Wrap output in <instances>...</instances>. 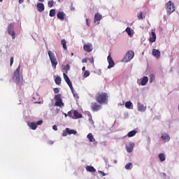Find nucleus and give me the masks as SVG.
<instances>
[{
	"label": "nucleus",
	"mask_w": 179,
	"mask_h": 179,
	"mask_svg": "<svg viewBox=\"0 0 179 179\" xmlns=\"http://www.w3.org/2000/svg\"><path fill=\"white\" fill-rule=\"evenodd\" d=\"M148 80H149V78L148 77H146V76L143 77L141 80V85L142 86H145V85H146V83H148Z\"/></svg>",
	"instance_id": "obj_24"
},
{
	"label": "nucleus",
	"mask_w": 179,
	"mask_h": 179,
	"mask_svg": "<svg viewBox=\"0 0 179 179\" xmlns=\"http://www.w3.org/2000/svg\"><path fill=\"white\" fill-rule=\"evenodd\" d=\"M99 173L101 174V176H102L103 177H104L106 176V173L101 171H99Z\"/></svg>",
	"instance_id": "obj_48"
},
{
	"label": "nucleus",
	"mask_w": 179,
	"mask_h": 179,
	"mask_svg": "<svg viewBox=\"0 0 179 179\" xmlns=\"http://www.w3.org/2000/svg\"><path fill=\"white\" fill-rule=\"evenodd\" d=\"M131 166H132V163L129 162L125 166L126 170H131Z\"/></svg>",
	"instance_id": "obj_37"
},
{
	"label": "nucleus",
	"mask_w": 179,
	"mask_h": 179,
	"mask_svg": "<svg viewBox=\"0 0 179 179\" xmlns=\"http://www.w3.org/2000/svg\"><path fill=\"white\" fill-rule=\"evenodd\" d=\"M24 0H19V3H23Z\"/></svg>",
	"instance_id": "obj_51"
},
{
	"label": "nucleus",
	"mask_w": 179,
	"mask_h": 179,
	"mask_svg": "<svg viewBox=\"0 0 179 179\" xmlns=\"http://www.w3.org/2000/svg\"><path fill=\"white\" fill-rule=\"evenodd\" d=\"M67 115L70 117V118H73V116L72 115V111H69Z\"/></svg>",
	"instance_id": "obj_39"
},
{
	"label": "nucleus",
	"mask_w": 179,
	"mask_h": 179,
	"mask_svg": "<svg viewBox=\"0 0 179 179\" xmlns=\"http://www.w3.org/2000/svg\"><path fill=\"white\" fill-rule=\"evenodd\" d=\"M89 61L90 64H94V59L93 57L90 58Z\"/></svg>",
	"instance_id": "obj_40"
},
{
	"label": "nucleus",
	"mask_w": 179,
	"mask_h": 179,
	"mask_svg": "<svg viewBox=\"0 0 179 179\" xmlns=\"http://www.w3.org/2000/svg\"><path fill=\"white\" fill-rule=\"evenodd\" d=\"M70 68L71 67L69 66V64H66V66H64L63 69L64 71H66V73H68V71H69Z\"/></svg>",
	"instance_id": "obj_36"
},
{
	"label": "nucleus",
	"mask_w": 179,
	"mask_h": 179,
	"mask_svg": "<svg viewBox=\"0 0 179 179\" xmlns=\"http://www.w3.org/2000/svg\"><path fill=\"white\" fill-rule=\"evenodd\" d=\"M63 76H64V79L65 82L69 86L71 92H73V86L72 85V83L71 82L69 77H68V75H66V73H64Z\"/></svg>",
	"instance_id": "obj_9"
},
{
	"label": "nucleus",
	"mask_w": 179,
	"mask_h": 179,
	"mask_svg": "<svg viewBox=\"0 0 179 179\" xmlns=\"http://www.w3.org/2000/svg\"><path fill=\"white\" fill-rule=\"evenodd\" d=\"M39 2H44V0H38Z\"/></svg>",
	"instance_id": "obj_53"
},
{
	"label": "nucleus",
	"mask_w": 179,
	"mask_h": 179,
	"mask_svg": "<svg viewBox=\"0 0 179 179\" xmlns=\"http://www.w3.org/2000/svg\"><path fill=\"white\" fill-rule=\"evenodd\" d=\"M91 110H92L94 113L100 111V110H101V105H100L97 102H92L91 103Z\"/></svg>",
	"instance_id": "obj_8"
},
{
	"label": "nucleus",
	"mask_w": 179,
	"mask_h": 179,
	"mask_svg": "<svg viewBox=\"0 0 179 179\" xmlns=\"http://www.w3.org/2000/svg\"><path fill=\"white\" fill-rule=\"evenodd\" d=\"M55 82L56 85H61V82H62V80L61 79V77L57 76L55 78Z\"/></svg>",
	"instance_id": "obj_29"
},
{
	"label": "nucleus",
	"mask_w": 179,
	"mask_h": 179,
	"mask_svg": "<svg viewBox=\"0 0 179 179\" xmlns=\"http://www.w3.org/2000/svg\"><path fill=\"white\" fill-rule=\"evenodd\" d=\"M138 20H143V13L140 12L139 14L138 15Z\"/></svg>",
	"instance_id": "obj_32"
},
{
	"label": "nucleus",
	"mask_w": 179,
	"mask_h": 179,
	"mask_svg": "<svg viewBox=\"0 0 179 179\" xmlns=\"http://www.w3.org/2000/svg\"><path fill=\"white\" fill-rule=\"evenodd\" d=\"M73 115L75 118L77 120L78 118H82L83 115L78 110L73 111Z\"/></svg>",
	"instance_id": "obj_22"
},
{
	"label": "nucleus",
	"mask_w": 179,
	"mask_h": 179,
	"mask_svg": "<svg viewBox=\"0 0 179 179\" xmlns=\"http://www.w3.org/2000/svg\"><path fill=\"white\" fill-rule=\"evenodd\" d=\"M2 1H3V0H0V2H2Z\"/></svg>",
	"instance_id": "obj_57"
},
{
	"label": "nucleus",
	"mask_w": 179,
	"mask_h": 179,
	"mask_svg": "<svg viewBox=\"0 0 179 179\" xmlns=\"http://www.w3.org/2000/svg\"><path fill=\"white\" fill-rule=\"evenodd\" d=\"M103 19V15H100L99 13H96L94 18V22L96 23V22H100Z\"/></svg>",
	"instance_id": "obj_14"
},
{
	"label": "nucleus",
	"mask_w": 179,
	"mask_h": 179,
	"mask_svg": "<svg viewBox=\"0 0 179 179\" xmlns=\"http://www.w3.org/2000/svg\"><path fill=\"white\" fill-rule=\"evenodd\" d=\"M108 62L109 64L108 68L110 69V68H113L114 67V60H113V58L111 57V55H108Z\"/></svg>",
	"instance_id": "obj_13"
},
{
	"label": "nucleus",
	"mask_w": 179,
	"mask_h": 179,
	"mask_svg": "<svg viewBox=\"0 0 179 179\" xmlns=\"http://www.w3.org/2000/svg\"><path fill=\"white\" fill-rule=\"evenodd\" d=\"M68 136V132L66 131H64L62 134V136Z\"/></svg>",
	"instance_id": "obj_44"
},
{
	"label": "nucleus",
	"mask_w": 179,
	"mask_h": 179,
	"mask_svg": "<svg viewBox=\"0 0 179 179\" xmlns=\"http://www.w3.org/2000/svg\"><path fill=\"white\" fill-rule=\"evenodd\" d=\"M82 62L83 64H86L87 62V58H84L83 60H82Z\"/></svg>",
	"instance_id": "obj_45"
},
{
	"label": "nucleus",
	"mask_w": 179,
	"mask_h": 179,
	"mask_svg": "<svg viewBox=\"0 0 179 179\" xmlns=\"http://www.w3.org/2000/svg\"><path fill=\"white\" fill-rule=\"evenodd\" d=\"M149 41L150 43H155V41H156V33L155 31L151 32V37Z\"/></svg>",
	"instance_id": "obj_16"
},
{
	"label": "nucleus",
	"mask_w": 179,
	"mask_h": 179,
	"mask_svg": "<svg viewBox=\"0 0 179 179\" xmlns=\"http://www.w3.org/2000/svg\"><path fill=\"white\" fill-rule=\"evenodd\" d=\"M57 17L60 20H64V19H65V13H64V12H59L57 13Z\"/></svg>",
	"instance_id": "obj_20"
},
{
	"label": "nucleus",
	"mask_w": 179,
	"mask_h": 179,
	"mask_svg": "<svg viewBox=\"0 0 179 179\" xmlns=\"http://www.w3.org/2000/svg\"><path fill=\"white\" fill-rule=\"evenodd\" d=\"M159 158L160 162H164L166 160V155L164 153H159Z\"/></svg>",
	"instance_id": "obj_28"
},
{
	"label": "nucleus",
	"mask_w": 179,
	"mask_h": 179,
	"mask_svg": "<svg viewBox=\"0 0 179 179\" xmlns=\"http://www.w3.org/2000/svg\"><path fill=\"white\" fill-rule=\"evenodd\" d=\"M70 9L71 10H75V7H73V3H71Z\"/></svg>",
	"instance_id": "obj_42"
},
{
	"label": "nucleus",
	"mask_w": 179,
	"mask_h": 179,
	"mask_svg": "<svg viewBox=\"0 0 179 179\" xmlns=\"http://www.w3.org/2000/svg\"><path fill=\"white\" fill-rule=\"evenodd\" d=\"M134 57H135V52H134L132 50H129L126 53V57H124L122 61L123 62H129V61H131Z\"/></svg>",
	"instance_id": "obj_6"
},
{
	"label": "nucleus",
	"mask_w": 179,
	"mask_h": 179,
	"mask_svg": "<svg viewBox=\"0 0 179 179\" xmlns=\"http://www.w3.org/2000/svg\"><path fill=\"white\" fill-rule=\"evenodd\" d=\"M71 92L76 99H79V95L77 93H75V91L73 90V91Z\"/></svg>",
	"instance_id": "obj_38"
},
{
	"label": "nucleus",
	"mask_w": 179,
	"mask_h": 179,
	"mask_svg": "<svg viewBox=\"0 0 179 179\" xmlns=\"http://www.w3.org/2000/svg\"><path fill=\"white\" fill-rule=\"evenodd\" d=\"M161 138L164 142H169L170 141V136L167 134H163Z\"/></svg>",
	"instance_id": "obj_17"
},
{
	"label": "nucleus",
	"mask_w": 179,
	"mask_h": 179,
	"mask_svg": "<svg viewBox=\"0 0 179 179\" xmlns=\"http://www.w3.org/2000/svg\"><path fill=\"white\" fill-rule=\"evenodd\" d=\"M71 56L73 57V53H71Z\"/></svg>",
	"instance_id": "obj_56"
},
{
	"label": "nucleus",
	"mask_w": 179,
	"mask_h": 179,
	"mask_svg": "<svg viewBox=\"0 0 179 179\" xmlns=\"http://www.w3.org/2000/svg\"><path fill=\"white\" fill-rule=\"evenodd\" d=\"M88 76H90V72L86 70L84 73L83 78H88Z\"/></svg>",
	"instance_id": "obj_34"
},
{
	"label": "nucleus",
	"mask_w": 179,
	"mask_h": 179,
	"mask_svg": "<svg viewBox=\"0 0 179 179\" xmlns=\"http://www.w3.org/2000/svg\"><path fill=\"white\" fill-rule=\"evenodd\" d=\"M29 127H30L31 129H33L35 131V129H37V124L36 122H31L28 124Z\"/></svg>",
	"instance_id": "obj_25"
},
{
	"label": "nucleus",
	"mask_w": 179,
	"mask_h": 179,
	"mask_svg": "<svg viewBox=\"0 0 179 179\" xmlns=\"http://www.w3.org/2000/svg\"><path fill=\"white\" fill-rule=\"evenodd\" d=\"M132 106V102L129 101H127L125 103V107L126 108H131V106Z\"/></svg>",
	"instance_id": "obj_31"
},
{
	"label": "nucleus",
	"mask_w": 179,
	"mask_h": 179,
	"mask_svg": "<svg viewBox=\"0 0 179 179\" xmlns=\"http://www.w3.org/2000/svg\"><path fill=\"white\" fill-rule=\"evenodd\" d=\"M83 50L85 52H92V51H93V45L92 43L85 44Z\"/></svg>",
	"instance_id": "obj_10"
},
{
	"label": "nucleus",
	"mask_w": 179,
	"mask_h": 179,
	"mask_svg": "<svg viewBox=\"0 0 179 179\" xmlns=\"http://www.w3.org/2000/svg\"><path fill=\"white\" fill-rule=\"evenodd\" d=\"M65 117H68V115L66 113H64Z\"/></svg>",
	"instance_id": "obj_54"
},
{
	"label": "nucleus",
	"mask_w": 179,
	"mask_h": 179,
	"mask_svg": "<svg viewBox=\"0 0 179 179\" xmlns=\"http://www.w3.org/2000/svg\"><path fill=\"white\" fill-rule=\"evenodd\" d=\"M28 2H30V0H28Z\"/></svg>",
	"instance_id": "obj_58"
},
{
	"label": "nucleus",
	"mask_w": 179,
	"mask_h": 179,
	"mask_svg": "<svg viewBox=\"0 0 179 179\" xmlns=\"http://www.w3.org/2000/svg\"><path fill=\"white\" fill-rule=\"evenodd\" d=\"M15 27V25L13 23H10L8 27V32L10 36H12V38L15 40L16 38V34H15V31H13V29Z\"/></svg>",
	"instance_id": "obj_7"
},
{
	"label": "nucleus",
	"mask_w": 179,
	"mask_h": 179,
	"mask_svg": "<svg viewBox=\"0 0 179 179\" xmlns=\"http://www.w3.org/2000/svg\"><path fill=\"white\" fill-rule=\"evenodd\" d=\"M125 31H127L128 36H132V32L131 31V28H129V27L126 28Z\"/></svg>",
	"instance_id": "obj_33"
},
{
	"label": "nucleus",
	"mask_w": 179,
	"mask_h": 179,
	"mask_svg": "<svg viewBox=\"0 0 179 179\" xmlns=\"http://www.w3.org/2000/svg\"><path fill=\"white\" fill-rule=\"evenodd\" d=\"M137 131H136V130H133V131H129V133H128V134H127V136L129 137V138H132V136H135V135H136V134H137Z\"/></svg>",
	"instance_id": "obj_26"
},
{
	"label": "nucleus",
	"mask_w": 179,
	"mask_h": 179,
	"mask_svg": "<svg viewBox=\"0 0 179 179\" xmlns=\"http://www.w3.org/2000/svg\"><path fill=\"white\" fill-rule=\"evenodd\" d=\"M37 8H38V12H43L45 8H44V3H38L37 4Z\"/></svg>",
	"instance_id": "obj_18"
},
{
	"label": "nucleus",
	"mask_w": 179,
	"mask_h": 179,
	"mask_svg": "<svg viewBox=\"0 0 179 179\" xmlns=\"http://www.w3.org/2000/svg\"><path fill=\"white\" fill-rule=\"evenodd\" d=\"M61 44L62 45L64 51H68V48L66 47V41L65 39L62 40Z\"/></svg>",
	"instance_id": "obj_23"
},
{
	"label": "nucleus",
	"mask_w": 179,
	"mask_h": 179,
	"mask_svg": "<svg viewBox=\"0 0 179 179\" xmlns=\"http://www.w3.org/2000/svg\"><path fill=\"white\" fill-rule=\"evenodd\" d=\"M49 16H50V17H54V16H55V9L50 10Z\"/></svg>",
	"instance_id": "obj_30"
},
{
	"label": "nucleus",
	"mask_w": 179,
	"mask_h": 179,
	"mask_svg": "<svg viewBox=\"0 0 179 179\" xmlns=\"http://www.w3.org/2000/svg\"><path fill=\"white\" fill-rule=\"evenodd\" d=\"M87 138L89 139L90 142H96V139L94 138L92 133L88 134Z\"/></svg>",
	"instance_id": "obj_21"
},
{
	"label": "nucleus",
	"mask_w": 179,
	"mask_h": 179,
	"mask_svg": "<svg viewBox=\"0 0 179 179\" xmlns=\"http://www.w3.org/2000/svg\"><path fill=\"white\" fill-rule=\"evenodd\" d=\"M138 110L141 113L146 111V107H145L141 102L138 103Z\"/></svg>",
	"instance_id": "obj_15"
},
{
	"label": "nucleus",
	"mask_w": 179,
	"mask_h": 179,
	"mask_svg": "<svg viewBox=\"0 0 179 179\" xmlns=\"http://www.w3.org/2000/svg\"><path fill=\"white\" fill-rule=\"evenodd\" d=\"M114 163H117V159H115V160H114Z\"/></svg>",
	"instance_id": "obj_55"
},
{
	"label": "nucleus",
	"mask_w": 179,
	"mask_h": 179,
	"mask_svg": "<svg viewBox=\"0 0 179 179\" xmlns=\"http://www.w3.org/2000/svg\"><path fill=\"white\" fill-rule=\"evenodd\" d=\"M52 129H54V131H58V127H57V125H53Z\"/></svg>",
	"instance_id": "obj_47"
},
{
	"label": "nucleus",
	"mask_w": 179,
	"mask_h": 179,
	"mask_svg": "<svg viewBox=\"0 0 179 179\" xmlns=\"http://www.w3.org/2000/svg\"><path fill=\"white\" fill-rule=\"evenodd\" d=\"M48 6L49 8H52V6H54V1H49L48 2Z\"/></svg>",
	"instance_id": "obj_35"
},
{
	"label": "nucleus",
	"mask_w": 179,
	"mask_h": 179,
	"mask_svg": "<svg viewBox=\"0 0 179 179\" xmlns=\"http://www.w3.org/2000/svg\"><path fill=\"white\" fill-rule=\"evenodd\" d=\"M41 124H43V120H39L36 122V126L37 125H41Z\"/></svg>",
	"instance_id": "obj_46"
},
{
	"label": "nucleus",
	"mask_w": 179,
	"mask_h": 179,
	"mask_svg": "<svg viewBox=\"0 0 179 179\" xmlns=\"http://www.w3.org/2000/svg\"><path fill=\"white\" fill-rule=\"evenodd\" d=\"M85 69H86V67H85V66H83V67L82 68V71H85Z\"/></svg>",
	"instance_id": "obj_52"
},
{
	"label": "nucleus",
	"mask_w": 179,
	"mask_h": 179,
	"mask_svg": "<svg viewBox=\"0 0 179 179\" xmlns=\"http://www.w3.org/2000/svg\"><path fill=\"white\" fill-rule=\"evenodd\" d=\"M86 170H87V171H90V173H94V172H96V169H94V167L90 166H87L86 167Z\"/></svg>",
	"instance_id": "obj_27"
},
{
	"label": "nucleus",
	"mask_w": 179,
	"mask_h": 179,
	"mask_svg": "<svg viewBox=\"0 0 179 179\" xmlns=\"http://www.w3.org/2000/svg\"><path fill=\"white\" fill-rule=\"evenodd\" d=\"M95 99L99 104H107L108 94L106 92H99L96 94Z\"/></svg>",
	"instance_id": "obj_1"
},
{
	"label": "nucleus",
	"mask_w": 179,
	"mask_h": 179,
	"mask_svg": "<svg viewBox=\"0 0 179 179\" xmlns=\"http://www.w3.org/2000/svg\"><path fill=\"white\" fill-rule=\"evenodd\" d=\"M54 92L57 94L59 93V90L58 88H55Z\"/></svg>",
	"instance_id": "obj_43"
},
{
	"label": "nucleus",
	"mask_w": 179,
	"mask_h": 179,
	"mask_svg": "<svg viewBox=\"0 0 179 179\" xmlns=\"http://www.w3.org/2000/svg\"><path fill=\"white\" fill-rule=\"evenodd\" d=\"M86 22H87V25L90 26V24H89V19H86Z\"/></svg>",
	"instance_id": "obj_50"
},
{
	"label": "nucleus",
	"mask_w": 179,
	"mask_h": 179,
	"mask_svg": "<svg viewBox=\"0 0 179 179\" xmlns=\"http://www.w3.org/2000/svg\"><path fill=\"white\" fill-rule=\"evenodd\" d=\"M12 65H13V57H10V66H12Z\"/></svg>",
	"instance_id": "obj_41"
},
{
	"label": "nucleus",
	"mask_w": 179,
	"mask_h": 179,
	"mask_svg": "<svg viewBox=\"0 0 179 179\" xmlns=\"http://www.w3.org/2000/svg\"><path fill=\"white\" fill-rule=\"evenodd\" d=\"M55 106L57 107H64V102H62V96L61 94L55 96Z\"/></svg>",
	"instance_id": "obj_5"
},
{
	"label": "nucleus",
	"mask_w": 179,
	"mask_h": 179,
	"mask_svg": "<svg viewBox=\"0 0 179 179\" xmlns=\"http://www.w3.org/2000/svg\"><path fill=\"white\" fill-rule=\"evenodd\" d=\"M166 9L167 11V14L171 15L173 12L176 11V6H174V3H173L171 1H169L168 3H166Z\"/></svg>",
	"instance_id": "obj_4"
},
{
	"label": "nucleus",
	"mask_w": 179,
	"mask_h": 179,
	"mask_svg": "<svg viewBox=\"0 0 179 179\" xmlns=\"http://www.w3.org/2000/svg\"><path fill=\"white\" fill-rule=\"evenodd\" d=\"M48 144L49 145H54V141H48Z\"/></svg>",
	"instance_id": "obj_49"
},
{
	"label": "nucleus",
	"mask_w": 179,
	"mask_h": 179,
	"mask_svg": "<svg viewBox=\"0 0 179 179\" xmlns=\"http://www.w3.org/2000/svg\"><path fill=\"white\" fill-rule=\"evenodd\" d=\"M135 147V143H129L128 145H126V149L128 153H131L132 150H134V148Z\"/></svg>",
	"instance_id": "obj_12"
},
{
	"label": "nucleus",
	"mask_w": 179,
	"mask_h": 179,
	"mask_svg": "<svg viewBox=\"0 0 179 179\" xmlns=\"http://www.w3.org/2000/svg\"><path fill=\"white\" fill-rule=\"evenodd\" d=\"M152 55L157 58V59H159L162 55V52H160V50L157 49H153L152 50Z\"/></svg>",
	"instance_id": "obj_11"
},
{
	"label": "nucleus",
	"mask_w": 179,
	"mask_h": 179,
	"mask_svg": "<svg viewBox=\"0 0 179 179\" xmlns=\"http://www.w3.org/2000/svg\"><path fill=\"white\" fill-rule=\"evenodd\" d=\"M49 58L50 59V62L52 64V66L54 69H57V65H58V61L57 60V57H55V55L52 53L50 50L48 52Z\"/></svg>",
	"instance_id": "obj_2"
},
{
	"label": "nucleus",
	"mask_w": 179,
	"mask_h": 179,
	"mask_svg": "<svg viewBox=\"0 0 179 179\" xmlns=\"http://www.w3.org/2000/svg\"><path fill=\"white\" fill-rule=\"evenodd\" d=\"M13 79L15 80L17 85H19L20 82V65H19L16 70L14 71Z\"/></svg>",
	"instance_id": "obj_3"
},
{
	"label": "nucleus",
	"mask_w": 179,
	"mask_h": 179,
	"mask_svg": "<svg viewBox=\"0 0 179 179\" xmlns=\"http://www.w3.org/2000/svg\"><path fill=\"white\" fill-rule=\"evenodd\" d=\"M66 131L67 132V134H69V135H76L77 131L76 130L73 129H71L69 128H66Z\"/></svg>",
	"instance_id": "obj_19"
}]
</instances>
